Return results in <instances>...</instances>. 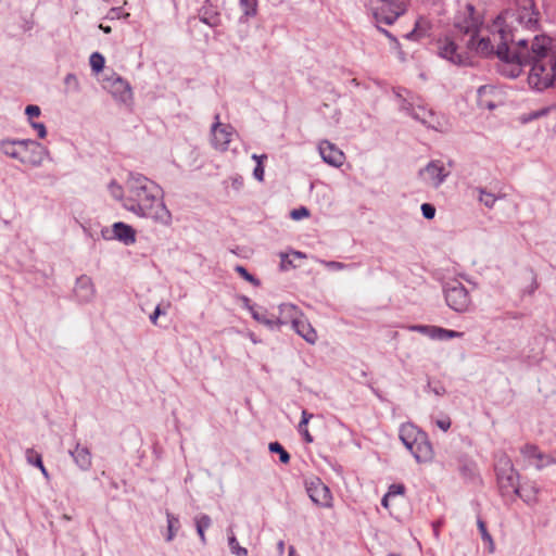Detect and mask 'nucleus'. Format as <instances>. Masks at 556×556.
Wrapping results in <instances>:
<instances>
[{
	"mask_svg": "<svg viewBox=\"0 0 556 556\" xmlns=\"http://www.w3.org/2000/svg\"><path fill=\"white\" fill-rule=\"evenodd\" d=\"M124 208L154 223L169 226L172 213L164 203V191L153 180L139 173L129 174L126 180Z\"/></svg>",
	"mask_w": 556,
	"mask_h": 556,
	"instance_id": "nucleus-1",
	"label": "nucleus"
},
{
	"mask_svg": "<svg viewBox=\"0 0 556 556\" xmlns=\"http://www.w3.org/2000/svg\"><path fill=\"white\" fill-rule=\"evenodd\" d=\"M549 45L548 37L535 36L527 51V64L531 65L528 83L539 91L556 85V46Z\"/></svg>",
	"mask_w": 556,
	"mask_h": 556,
	"instance_id": "nucleus-2",
	"label": "nucleus"
},
{
	"mask_svg": "<svg viewBox=\"0 0 556 556\" xmlns=\"http://www.w3.org/2000/svg\"><path fill=\"white\" fill-rule=\"evenodd\" d=\"M503 24V18L498 16L491 26L490 35L481 36L478 41L476 36L470 37L467 48L481 56L496 54L498 58L509 59L508 43L514 45L515 37L504 29Z\"/></svg>",
	"mask_w": 556,
	"mask_h": 556,
	"instance_id": "nucleus-3",
	"label": "nucleus"
},
{
	"mask_svg": "<svg viewBox=\"0 0 556 556\" xmlns=\"http://www.w3.org/2000/svg\"><path fill=\"white\" fill-rule=\"evenodd\" d=\"M0 151L5 156L30 167H40L46 160L50 159L49 150L33 139H2Z\"/></svg>",
	"mask_w": 556,
	"mask_h": 556,
	"instance_id": "nucleus-4",
	"label": "nucleus"
},
{
	"mask_svg": "<svg viewBox=\"0 0 556 556\" xmlns=\"http://www.w3.org/2000/svg\"><path fill=\"white\" fill-rule=\"evenodd\" d=\"M400 440L412 453L417 463H429L433 458V448L426 432L412 422L400 428Z\"/></svg>",
	"mask_w": 556,
	"mask_h": 556,
	"instance_id": "nucleus-5",
	"label": "nucleus"
},
{
	"mask_svg": "<svg viewBox=\"0 0 556 556\" xmlns=\"http://www.w3.org/2000/svg\"><path fill=\"white\" fill-rule=\"evenodd\" d=\"M528 40L518 39L509 47V59L498 58L502 61L500 72L508 78H516L521 73L522 65L527 64Z\"/></svg>",
	"mask_w": 556,
	"mask_h": 556,
	"instance_id": "nucleus-6",
	"label": "nucleus"
},
{
	"mask_svg": "<svg viewBox=\"0 0 556 556\" xmlns=\"http://www.w3.org/2000/svg\"><path fill=\"white\" fill-rule=\"evenodd\" d=\"M366 5L376 22L393 24L406 11L405 3L395 0H368Z\"/></svg>",
	"mask_w": 556,
	"mask_h": 556,
	"instance_id": "nucleus-7",
	"label": "nucleus"
},
{
	"mask_svg": "<svg viewBox=\"0 0 556 556\" xmlns=\"http://www.w3.org/2000/svg\"><path fill=\"white\" fill-rule=\"evenodd\" d=\"M496 475L500 488L505 492L513 491L514 493L522 496V488L518 484V473L514 469L510 459L507 456H502L496 465Z\"/></svg>",
	"mask_w": 556,
	"mask_h": 556,
	"instance_id": "nucleus-8",
	"label": "nucleus"
},
{
	"mask_svg": "<svg viewBox=\"0 0 556 556\" xmlns=\"http://www.w3.org/2000/svg\"><path fill=\"white\" fill-rule=\"evenodd\" d=\"M236 135L235 128L229 124L219 122V114L215 115V122L211 126V143L217 151H227L229 143Z\"/></svg>",
	"mask_w": 556,
	"mask_h": 556,
	"instance_id": "nucleus-9",
	"label": "nucleus"
},
{
	"mask_svg": "<svg viewBox=\"0 0 556 556\" xmlns=\"http://www.w3.org/2000/svg\"><path fill=\"white\" fill-rule=\"evenodd\" d=\"M450 175L443 162L435 160L418 172L419 179L428 187L439 188Z\"/></svg>",
	"mask_w": 556,
	"mask_h": 556,
	"instance_id": "nucleus-10",
	"label": "nucleus"
},
{
	"mask_svg": "<svg viewBox=\"0 0 556 556\" xmlns=\"http://www.w3.org/2000/svg\"><path fill=\"white\" fill-rule=\"evenodd\" d=\"M445 301L452 309L458 313L468 311L471 304L467 289L459 282L450 283L445 288Z\"/></svg>",
	"mask_w": 556,
	"mask_h": 556,
	"instance_id": "nucleus-11",
	"label": "nucleus"
},
{
	"mask_svg": "<svg viewBox=\"0 0 556 556\" xmlns=\"http://www.w3.org/2000/svg\"><path fill=\"white\" fill-rule=\"evenodd\" d=\"M103 87L112 94L115 101L126 105L132 102L131 87L129 83L121 76L113 74L110 77H106L104 79Z\"/></svg>",
	"mask_w": 556,
	"mask_h": 556,
	"instance_id": "nucleus-12",
	"label": "nucleus"
},
{
	"mask_svg": "<svg viewBox=\"0 0 556 556\" xmlns=\"http://www.w3.org/2000/svg\"><path fill=\"white\" fill-rule=\"evenodd\" d=\"M306 491L312 502L320 507H332V495L329 488L318 478L306 482Z\"/></svg>",
	"mask_w": 556,
	"mask_h": 556,
	"instance_id": "nucleus-13",
	"label": "nucleus"
},
{
	"mask_svg": "<svg viewBox=\"0 0 556 556\" xmlns=\"http://www.w3.org/2000/svg\"><path fill=\"white\" fill-rule=\"evenodd\" d=\"M439 54L443 59H446L453 64L456 65H468L470 64L469 56L467 52L460 51L459 47L455 43L454 40L446 37L443 40L439 41Z\"/></svg>",
	"mask_w": 556,
	"mask_h": 556,
	"instance_id": "nucleus-14",
	"label": "nucleus"
},
{
	"mask_svg": "<svg viewBox=\"0 0 556 556\" xmlns=\"http://www.w3.org/2000/svg\"><path fill=\"white\" fill-rule=\"evenodd\" d=\"M480 24V18L475 15V8L471 4L466 5L465 11L455 20V28L470 37L477 35Z\"/></svg>",
	"mask_w": 556,
	"mask_h": 556,
	"instance_id": "nucleus-15",
	"label": "nucleus"
},
{
	"mask_svg": "<svg viewBox=\"0 0 556 556\" xmlns=\"http://www.w3.org/2000/svg\"><path fill=\"white\" fill-rule=\"evenodd\" d=\"M520 453L523 458L538 470L556 463L553 456L542 453L536 445L526 444L521 447Z\"/></svg>",
	"mask_w": 556,
	"mask_h": 556,
	"instance_id": "nucleus-16",
	"label": "nucleus"
},
{
	"mask_svg": "<svg viewBox=\"0 0 556 556\" xmlns=\"http://www.w3.org/2000/svg\"><path fill=\"white\" fill-rule=\"evenodd\" d=\"M318 151L324 162L331 166L339 167L344 162V153L327 140L319 143Z\"/></svg>",
	"mask_w": 556,
	"mask_h": 556,
	"instance_id": "nucleus-17",
	"label": "nucleus"
},
{
	"mask_svg": "<svg viewBox=\"0 0 556 556\" xmlns=\"http://www.w3.org/2000/svg\"><path fill=\"white\" fill-rule=\"evenodd\" d=\"M74 294L80 303H88L96 295V288L92 279L87 275H81L76 279Z\"/></svg>",
	"mask_w": 556,
	"mask_h": 556,
	"instance_id": "nucleus-18",
	"label": "nucleus"
},
{
	"mask_svg": "<svg viewBox=\"0 0 556 556\" xmlns=\"http://www.w3.org/2000/svg\"><path fill=\"white\" fill-rule=\"evenodd\" d=\"M518 16L517 20L520 25L526 28H532L538 22V13L534 11V3L532 0H518Z\"/></svg>",
	"mask_w": 556,
	"mask_h": 556,
	"instance_id": "nucleus-19",
	"label": "nucleus"
},
{
	"mask_svg": "<svg viewBox=\"0 0 556 556\" xmlns=\"http://www.w3.org/2000/svg\"><path fill=\"white\" fill-rule=\"evenodd\" d=\"M279 315L276 317L278 321V328L281 325L291 324L293 326L302 316L303 313L293 304L283 303L279 305Z\"/></svg>",
	"mask_w": 556,
	"mask_h": 556,
	"instance_id": "nucleus-20",
	"label": "nucleus"
},
{
	"mask_svg": "<svg viewBox=\"0 0 556 556\" xmlns=\"http://www.w3.org/2000/svg\"><path fill=\"white\" fill-rule=\"evenodd\" d=\"M292 329L309 344H315L318 339L316 330L304 315L292 326Z\"/></svg>",
	"mask_w": 556,
	"mask_h": 556,
	"instance_id": "nucleus-21",
	"label": "nucleus"
},
{
	"mask_svg": "<svg viewBox=\"0 0 556 556\" xmlns=\"http://www.w3.org/2000/svg\"><path fill=\"white\" fill-rule=\"evenodd\" d=\"M75 464L84 471L90 469L92 465V456L88 447L76 444L75 448L70 452Z\"/></svg>",
	"mask_w": 556,
	"mask_h": 556,
	"instance_id": "nucleus-22",
	"label": "nucleus"
},
{
	"mask_svg": "<svg viewBox=\"0 0 556 556\" xmlns=\"http://www.w3.org/2000/svg\"><path fill=\"white\" fill-rule=\"evenodd\" d=\"M114 237L129 245L136 242V232L134 228L127 224L122 222L115 223L113 225Z\"/></svg>",
	"mask_w": 556,
	"mask_h": 556,
	"instance_id": "nucleus-23",
	"label": "nucleus"
},
{
	"mask_svg": "<svg viewBox=\"0 0 556 556\" xmlns=\"http://www.w3.org/2000/svg\"><path fill=\"white\" fill-rule=\"evenodd\" d=\"M413 117L420 121L422 124L428 127L442 130V125L439 121H437L434 113L431 110H426L424 108H418V110H414L412 113Z\"/></svg>",
	"mask_w": 556,
	"mask_h": 556,
	"instance_id": "nucleus-24",
	"label": "nucleus"
},
{
	"mask_svg": "<svg viewBox=\"0 0 556 556\" xmlns=\"http://www.w3.org/2000/svg\"><path fill=\"white\" fill-rule=\"evenodd\" d=\"M252 317L260 324L265 325L269 329H278V321L276 320V317L268 316L266 311L256 308L254 306L249 307Z\"/></svg>",
	"mask_w": 556,
	"mask_h": 556,
	"instance_id": "nucleus-25",
	"label": "nucleus"
},
{
	"mask_svg": "<svg viewBox=\"0 0 556 556\" xmlns=\"http://www.w3.org/2000/svg\"><path fill=\"white\" fill-rule=\"evenodd\" d=\"M194 523L197 528V532L200 536V540L203 544L206 543V538L204 531L208 529L212 525V520L208 515L202 514L194 518Z\"/></svg>",
	"mask_w": 556,
	"mask_h": 556,
	"instance_id": "nucleus-26",
	"label": "nucleus"
},
{
	"mask_svg": "<svg viewBox=\"0 0 556 556\" xmlns=\"http://www.w3.org/2000/svg\"><path fill=\"white\" fill-rule=\"evenodd\" d=\"M167 518V536L166 541L170 542L175 538L179 529V518L170 513H166Z\"/></svg>",
	"mask_w": 556,
	"mask_h": 556,
	"instance_id": "nucleus-27",
	"label": "nucleus"
},
{
	"mask_svg": "<svg viewBox=\"0 0 556 556\" xmlns=\"http://www.w3.org/2000/svg\"><path fill=\"white\" fill-rule=\"evenodd\" d=\"M464 332L444 329L441 327L435 326V332H434V340H448V339H455V338H463Z\"/></svg>",
	"mask_w": 556,
	"mask_h": 556,
	"instance_id": "nucleus-28",
	"label": "nucleus"
},
{
	"mask_svg": "<svg viewBox=\"0 0 556 556\" xmlns=\"http://www.w3.org/2000/svg\"><path fill=\"white\" fill-rule=\"evenodd\" d=\"M240 9L248 17L255 16L257 13V0H239Z\"/></svg>",
	"mask_w": 556,
	"mask_h": 556,
	"instance_id": "nucleus-29",
	"label": "nucleus"
},
{
	"mask_svg": "<svg viewBox=\"0 0 556 556\" xmlns=\"http://www.w3.org/2000/svg\"><path fill=\"white\" fill-rule=\"evenodd\" d=\"M269 451L273 453H278L280 462L283 464H288L290 460L289 453L282 447V445L278 442H271L268 446Z\"/></svg>",
	"mask_w": 556,
	"mask_h": 556,
	"instance_id": "nucleus-30",
	"label": "nucleus"
},
{
	"mask_svg": "<svg viewBox=\"0 0 556 556\" xmlns=\"http://www.w3.org/2000/svg\"><path fill=\"white\" fill-rule=\"evenodd\" d=\"M90 66L92 68V71L94 73H99L103 70L104 67V58L102 54H100L99 52H93L91 55H90Z\"/></svg>",
	"mask_w": 556,
	"mask_h": 556,
	"instance_id": "nucleus-31",
	"label": "nucleus"
},
{
	"mask_svg": "<svg viewBox=\"0 0 556 556\" xmlns=\"http://www.w3.org/2000/svg\"><path fill=\"white\" fill-rule=\"evenodd\" d=\"M228 545L233 554L237 556H248V549L244 547H241L235 536L233 533H231L228 536Z\"/></svg>",
	"mask_w": 556,
	"mask_h": 556,
	"instance_id": "nucleus-32",
	"label": "nucleus"
},
{
	"mask_svg": "<svg viewBox=\"0 0 556 556\" xmlns=\"http://www.w3.org/2000/svg\"><path fill=\"white\" fill-rule=\"evenodd\" d=\"M109 191L111 195L119 201L124 202L125 194H126V188L124 189L121 185H118L116 181H111L109 185Z\"/></svg>",
	"mask_w": 556,
	"mask_h": 556,
	"instance_id": "nucleus-33",
	"label": "nucleus"
},
{
	"mask_svg": "<svg viewBox=\"0 0 556 556\" xmlns=\"http://www.w3.org/2000/svg\"><path fill=\"white\" fill-rule=\"evenodd\" d=\"M64 85H65L67 91L78 92L80 90V85H79L78 78L76 77V75H74L72 73H70L65 76Z\"/></svg>",
	"mask_w": 556,
	"mask_h": 556,
	"instance_id": "nucleus-34",
	"label": "nucleus"
},
{
	"mask_svg": "<svg viewBox=\"0 0 556 556\" xmlns=\"http://www.w3.org/2000/svg\"><path fill=\"white\" fill-rule=\"evenodd\" d=\"M479 201L486 207L492 208L496 202V197L483 189H479Z\"/></svg>",
	"mask_w": 556,
	"mask_h": 556,
	"instance_id": "nucleus-35",
	"label": "nucleus"
},
{
	"mask_svg": "<svg viewBox=\"0 0 556 556\" xmlns=\"http://www.w3.org/2000/svg\"><path fill=\"white\" fill-rule=\"evenodd\" d=\"M26 457L29 464H33L38 468H42L43 463L40 454H37L34 452V450L29 448L26 452Z\"/></svg>",
	"mask_w": 556,
	"mask_h": 556,
	"instance_id": "nucleus-36",
	"label": "nucleus"
},
{
	"mask_svg": "<svg viewBox=\"0 0 556 556\" xmlns=\"http://www.w3.org/2000/svg\"><path fill=\"white\" fill-rule=\"evenodd\" d=\"M410 329L414 330V331H418V332H420L422 334H426V336H428L431 339H433L434 332H435V326L417 325V326H413Z\"/></svg>",
	"mask_w": 556,
	"mask_h": 556,
	"instance_id": "nucleus-37",
	"label": "nucleus"
},
{
	"mask_svg": "<svg viewBox=\"0 0 556 556\" xmlns=\"http://www.w3.org/2000/svg\"><path fill=\"white\" fill-rule=\"evenodd\" d=\"M319 263L331 270H342L348 267L346 264L336 261H319Z\"/></svg>",
	"mask_w": 556,
	"mask_h": 556,
	"instance_id": "nucleus-38",
	"label": "nucleus"
},
{
	"mask_svg": "<svg viewBox=\"0 0 556 556\" xmlns=\"http://www.w3.org/2000/svg\"><path fill=\"white\" fill-rule=\"evenodd\" d=\"M236 271L245 280L254 283V285H258V281L243 267V266H240L238 265L236 267Z\"/></svg>",
	"mask_w": 556,
	"mask_h": 556,
	"instance_id": "nucleus-39",
	"label": "nucleus"
},
{
	"mask_svg": "<svg viewBox=\"0 0 556 556\" xmlns=\"http://www.w3.org/2000/svg\"><path fill=\"white\" fill-rule=\"evenodd\" d=\"M422 216L427 219H432L435 215V207L432 204L424 203L421 205Z\"/></svg>",
	"mask_w": 556,
	"mask_h": 556,
	"instance_id": "nucleus-40",
	"label": "nucleus"
},
{
	"mask_svg": "<svg viewBox=\"0 0 556 556\" xmlns=\"http://www.w3.org/2000/svg\"><path fill=\"white\" fill-rule=\"evenodd\" d=\"M308 215H309V212L306 207L295 208V210H292L290 213L291 218L294 220H300L304 217H307Z\"/></svg>",
	"mask_w": 556,
	"mask_h": 556,
	"instance_id": "nucleus-41",
	"label": "nucleus"
},
{
	"mask_svg": "<svg viewBox=\"0 0 556 556\" xmlns=\"http://www.w3.org/2000/svg\"><path fill=\"white\" fill-rule=\"evenodd\" d=\"M29 124H30V126H31V127L37 131L38 137H39L40 139L46 138V136H47V128H46L45 124H42V123H37V122H33V121H30V123H29Z\"/></svg>",
	"mask_w": 556,
	"mask_h": 556,
	"instance_id": "nucleus-42",
	"label": "nucleus"
},
{
	"mask_svg": "<svg viewBox=\"0 0 556 556\" xmlns=\"http://www.w3.org/2000/svg\"><path fill=\"white\" fill-rule=\"evenodd\" d=\"M41 111H40V108L38 105H27L26 109H25V114L28 116V119L29 122L34 118V117H38L40 115Z\"/></svg>",
	"mask_w": 556,
	"mask_h": 556,
	"instance_id": "nucleus-43",
	"label": "nucleus"
},
{
	"mask_svg": "<svg viewBox=\"0 0 556 556\" xmlns=\"http://www.w3.org/2000/svg\"><path fill=\"white\" fill-rule=\"evenodd\" d=\"M404 491H405V486H404L403 484H396V483H394V484H391V485L389 486V490H388V492H387V493H388L391 497H393V496H395V495H402V494H404Z\"/></svg>",
	"mask_w": 556,
	"mask_h": 556,
	"instance_id": "nucleus-44",
	"label": "nucleus"
},
{
	"mask_svg": "<svg viewBox=\"0 0 556 556\" xmlns=\"http://www.w3.org/2000/svg\"><path fill=\"white\" fill-rule=\"evenodd\" d=\"M478 528L480 530V533H481V538L484 542H491V535L490 533L488 532L486 530V526L485 523L481 520V519H478Z\"/></svg>",
	"mask_w": 556,
	"mask_h": 556,
	"instance_id": "nucleus-45",
	"label": "nucleus"
},
{
	"mask_svg": "<svg viewBox=\"0 0 556 556\" xmlns=\"http://www.w3.org/2000/svg\"><path fill=\"white\" fill-rule=\"evenodd\" d=\"M253 176L258 181H263L264 180V166H263V164H256V166H255V168L253 170Z\"/></svg>",
	"mask_w": 556,
	"mask_h": 556,
	"instance_id": "nucleus-46",
	"label": "nucleus"
},
{
	"mask_svg": "<svg viewBox=\"0 0 556 556\" xmlns=\"http://www.w3.org/2000/svg\"><path fill=\"white\" fill-rule=\"evenodd\" d=\"M166 312L161 309L160 305H157L154 309V312L150 315V321L153 324V325H156L157 324V318L160 315H165Z\"/></svg>",
	"mask_w": 556,
	"mask_h": 556,
	"instance_id": "nucleus-47",
	"label": "nucleus"
},
{
	"mask_svg": "<svg viewBox=\"0 0 556 556\" xmlns=\"http://www.w3.org/2000/svg\"><path fill=\"white\" fill-rule=\"evenodd\" d=\"M437 426L443 431H447L451 428V420L450 418L439 419Z\"/></svg>",
	"mask_w": 556,
	"mask_h": 556,
	"instance_id": "nucleus-48",
	"label": "nucleus"
},
{
	"mask_svg": "<svg viewBox=\"0 0 556 556\" xmlns=\"http://www.w3.org/2000/svg\"><path fill=\"white\" fill-rule=\"evenodd\" d=\"M302 435H303V439L306 443H312L314 441L312 434L309 433L308 429L307 430H302V431H299Z\"/></svg>",
	"mask_w": 556,
	"mask_h": 556,
	"instance_id": "nucleus-49",
	"label": "nucleus"
},
{
	"mask_svg": "<svg viewBox=\"0 0 556 556\" xmlns=\"http://www.w3.org/2000/svg\"><path fill=\"white\" fill-rule=\"evenodd\" d=\"M252 159L254 161H256V164H263V161L267 159V155L266 154H262V155L253 154Z\"/></svg>",
	"mask_w": 556,
	"mask_h": 556,
	"instance_id": "nucleus-50",
	"label": "nucleus"
},
{
	"mask_svg": "<svg viewBox=\"0 0 556 556\" xmlns=\"http://www.w3.org/2000/svg\"><path fill=\"white\" fill-rule=\"evenodd\" d=\"M110 14H111L112 18H115V17L119 18L121 17V8L111 9Z\"/></svg>",
	"mask_w": 556,
	"mask_h": 556,
	"instance_id": "nucleus-51",
	"label": "nucleus"
},
{
	"mask_svg": "<svg viewBox=\"0 0 556 556\" xmlns=\"http://www.w3.org/2000/svg\"><path fill=\"white\" fill-rule=\"evenodd\" d=\"M312 418H313V414L312 413H308L305 409L302 410V419L301 420H305L306 422H309V420Z\"/></svg>",
	"mask_w": 556,
	"mask_h": 556,
	"instance_id": "nucleus-52",
	"label": "nucleus"
},
{
	"mask_svg": "<svg viewBox=\"0 0 556 556\" xmlns=\"http://www.w3.org/2000/svg\"><path fill=\"white\" fill-rule=\"evenodd\" d=\"M201 21L206 23V24H208V25H211V26H214L217 23L215 17L214 18H207L205 16H201Z\"/></svg>",
	"mask_w": 556,
	"mask_h": 556,
	"instance_id": "nucleus-53",
	"label": "nucleus"
},
{
	"mask_svg": "<svg viewBox=\"0 0 556 556\" xmlns=\"http://www.w3.org/2000/svg\"><path fill=\"white\" fill-rule=\"evenodd\" d=\"M390 497L391 496L388 493L382 497L381 505L384 508H389V500H390Z\"/></svg>",
	"mask_w": 556,
	"mask_h": 556,
	"instance_id": "nucleus-54",
	"label": "nucleus"
},
{
	"mask_svg": "<svg viewBox=\"0 0 556 556\" xmlns=\"http://www.w3.org/2000/svg\"><path fill=\"white\" fill-rule=\"evenodd\" d=\"M307 424L305 420H301L300 424H299V427H298V430L299 431H302V430H307Z\"/></svg>",
	"mask_w": 556,
	"mask_h": 556,
	"instance_id": "nucleus-55",
	"label": "nucleus"
},
{
	"mask_svg": "<svg viewBox=\"0 0 556 556\" xmlns=\"http://www.w3.org/2000/svg\"><path fill=\"white\" fill-rule=\"evenodd\" d=\"M489 87L488 86H481L479 89H478V93L479 96L481 97L482 94L486 93Z\"/></svg>",
	"mask_w": 556,
	"mask_h": 556,
	"instance_id": "nucleus-56",
	"label": "nucleus"
},
{
	"mask_svg": "<svg viewBox=\"0 0 556 556\" xmlns=\"http://www.w3.org/2000/svg\"><path fill=\"white\" fill-rule=\"evenodd\" d=\"M277 548H278L279 553L282 554L283 551H285V542L283 541H279L278 544H277Z\"/></svg>",
	"mask_w": 556,
	"mask_h": 556,
	"instance_id": "nucleus-57",
	"label": "nucleus"
},
{
	"mask_svg": "<svg viewBox=\"0 0 556 556\" xmlns=\"http://www.w3.org/2000/svg\"><path fill=\"white\" fill-rule=\"evenodd\" d=\"M100 29H102L105 34H110L112 31L110 26H104L103 24H100Z\"/></svg>",
	"mask_w": 556,
	"mask_h": 556,
	"instance_id": "nucleus-58",
	"label": "nucleus"
},
{
	"mask_svg": "<svg viewBox=\"0 0 556 556\" xmlns=\"http://www.w3.org/2000/svg\"><path fill=\"white\" fill-rule=\"evenodd\" d=\"M486 543L489 544V552L493 553L495 549L493 540L491 539V542H486Z\"/></svg>",
	"mask_w": 556,
	"mask_h": 556,
	"instance_id": "nucleus-59",
	"label": "nucleus"
},
{
	"mask_svg": "<svg viewBox=\"0 0 556 556\" xmlns=\"http://www.w3.org/2000/svg\"><path fill=\"white\" fill-rule=\"evenodd\" d=\"M39 469L42 472V475L48 479L49 478V473H48L47 469L45 468V466L42 465V468H39Z\"/></svg>",
	"mask_w": 556,
	"mask_h": 556,
	"instance_id": "nucleus-60",
	"label": "nucleus"
},
{
	"mask_svg": "<svg viewBox=\"0 0 556 556\" xmlns=\"http://www.w3.org/2000/svg\"><path fill=\"white\" fill-rule=\"evenodd\" d=\"M293 255L296 257H305V255L302 252H293Z\"/></svg>",
	"mask_w": 556,
	"mask_h": 556,
	"instance_id": "nucleus-61",
	"label": "nucleus"
},
{
	"mask_svg": "<svg viewBox=\"0 0 556 556\" xmlns=\"http://www.w3.org/2000/svg\"><path fill=\"white\" fill-rule=\"evenodd\" d=\"M545 112H546V111L544 110V111H542V112L535 113V114H534V117H539V116H541V115L545 114Z\"/></svg>",
	"mask_w": 556,
	"mask_h": 556,
	"instance_id": "nucleus-62",
	"label": "nucleus"
},
{
	"mask_svg": "<svg viewBox=\"0 0 556 556\" xmlns=\"http://www.w3.org/2000/svg\"><path fill=\"white\" fill-rule=\"evenodd\" d=\"M485 106H486L488 109H493V108H494V104H492V103H486V104H485Z\"/></svg>",
	"mask_w": 556,
	"mask_h": 556,
	"instance_id": "nucleus-63",
	"label": "nucleus"
},
{
	"mask_svg": "<svg viewBox=\"0 0 556 556\" xmlns=\"http://www.w3.org/2000/svg\"><path fill=\"white\" fill-rule=\"evenodd\" d=\"M233 184H236V185H239V186H240V185L242 184V181H241V180L239 181V179H235V180H233Z\"/></svg>",
	"mask_w": 556,
	"mask_h": 556,
	"instance_id": "nucleus-64",
	"label": "nucleus"
}]
</instances>
